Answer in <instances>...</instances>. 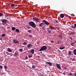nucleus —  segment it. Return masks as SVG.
<instances>
[{
  "instance_id": "f257e3e1",
  "label": "nucleus",
  "mask_w": 76,
  "mask_h": 76,
  "mask_svg": "<svg viewBox=\"0 0 76 76\" xmlns=\"http://www.w3.org/2000/svg\"><path fill=\"white\" fill-rule=\"evenodd\" d=\"M28 24L29 26H31L32 28H36L37 27V25L35 24V23H34V22L33 21H30L28 22Z\"/></svg>"
},
{
  "instance_id": "f03ea898",
  "label": "nucleus",
  "mask_w": 76,
  "mask_h": 76,
  "mask_svg": "<svg viewBox=\"0 0 76 76\" xmlns=\"http://www.w3.org/2000/svg\"><path fill=\"white\" fill-rule=\"evenodd\" d=\"M1 21L2 22V24L3 25H6L7 22V20L6 19H3L1 20Z\"/></svg>"
},
{
  "instance_id": "7ed1b4c3",
  "label": "nucleus",
  "mask_w": 76,
  "mask_h": 76,
  "mask_svg": "<svg viewBox=\"0 0 76 76\" xmlns=\"http://www.w3.org/2000/svg\"><path fill=\"white\" fill-rule=\"evenodd\" d=\"M43 23H44L45 24V25H48L50 24V23L48 22L45 20H43Z\"/></svg>"
},
{
  "instance_id": "20e7f679",
  "label": "nucleus",
  "mask_w": 76,
  "mask_h": 76,
  "mask_svg": "<svg viewBox=\"0 0 76 76\" xmlns=\"http://www.w3.org/2000/svg\"><path fill=\"white\" fill-rule=\"evenodd\" d=\"M56 67L58 68V69H59V70H61V66L60 65V64H56Z\"/></svg>"
},
{
  "instance_id": "39448f33",
  "label": "nucleus",
  "mask_w": 76,
  "mask_h": 76,
  "mask_svg": "<svg viewBox=\"0 0 76 76\" xmlns=\"http://www.w3.org/2000/svg\"><path fill=\"white\" fill-rule=\"evenodd\" d=\"M13 42L14 44H19V41L15 39H13Z\"/></svg>"
},
{
  "instance_id": "423d86ee",
  "label": "nucleus",
  "mask_w": 76,
  "mask_h": 76,
  "mask_svg": "<svg viewBox=\"0 0 76 76\" xmlns=\"http://www.w3.org/2000/svg\"><path fill=\"white\" fill-rule=\"evenodd\" d=\"M33 19L34 20H35L36 21H37V22H38L39 20H40L38 18L36 17L33 18Z\"/></svg>"
},
{
  "instance_id": "0eeeda50",
  "label": "nucleus",
  "mask_w": 76,
  "mask_h": 76,
  "mask_svg": "<svg viewBox=\"0 0 76 76\" xmlns=\"http://www.w3.org/2000/svg\"><path fill=\"white\" fill-rule=\"evenodd\" d=\"M45 63L46 64H48L50 66H52V65H53V63L51 62H46Z\"/></svg>"
},
{
  "instance_id": "6e6552de",
  "label": "nucleus",
  "mask_w": 76,
  "mask_h": 76,
  "mask_svg": "<svg viewBox=\"0 0 76 76\" xmlns=\"http://www.w3.org/2000/svg\"><path fill=\"white\" fill-rule=\"evenodd\" d=\"M47 48H41L39 50V51H43V50H47Z\"/></svg>"
},
{
  "instance_id": "1a4fd4ad",
  "label": "nucleus",
  "mask_w": 76,
  "mask_h": 76,
  "mask_svg": "<svg viewBox=\"0 0 76 76\" xmlns=\"http://www.w3.org/2000/svg\"><path fill=\"white\" fill-rule=\"evenodd\" d=\"M27 46L28 48H32V45L31 44H28Z\"/></svg>"
},
{
  "instance_id": "9d476101",
  "label": "nucleus",
  "mask_w": 76,
  "mask_h": 76,
  "mask_svg": "<svg viewBox=\"0 0 76 76\" xmlns=\"http://www.w3.org/2000/svg\"><path fill=\"white\" fill-rule=\"evenodd\" d=\"M7 51H8V52H12V50L10 49V48H8L7 49Z\"/></svg>"
},
{
  "instance_id": "9b49d317",
  "label": "nucleus",
  "mask_w": 76,
  "mask_h": 76,
  "mask_svg": "<svg viewBox=\"0 0 76 76\" xmlns=\"http://www.w3.org/2000/svg\"><path fill=\"white\" fill-rule=\"evenodd\" d=\"M49 28L50 29H54L56 28L55 27H53V26H50Z\"/></svg>"
},
{
  "instance_id": "f8f14e48",
  "label": "nucleus",
  "mask_w": 76,
  "mask_h": 76,
  "mask_svg": "<svg viewBox=\"0 0 76 76\" xmlns=\"http://www.w3.org/2000/svg\"><path fill=\"white\" fill-rule=\"evenodd\" d=\"M60 17L61 18H63L64 17V15L63 14H61L60 15Z\"/></svg>"
},
{
  "instance_id": "ddd939ff",
  "label": "nucleus",
  "mask_w": 76,
  "mask_h": 76,
  "mask_svg": "<svg viewBox=\"0 0 76 76\" xmlns=\"http://www.w3.org/2000/svg\"><path fill=\"white\" fill-rule=\"evenodd\" d=\"M43 25H45V24H44V23H41L40 24H39V26L40 27H42V26H42Z\"/></svg>"
},
{
  "instance_id": "4468645a",
  "label": "nucleus",
  "mask_w": 76,
  "mask_h": 76,
  "mask_svg": "<svg viewBox=\"0 0 76 76\" xmlns=\"http://www.w3.org/2000/svg\"><path fill=\"white\" fill-rule=\"evenodd\" d=\"M30 51H31V53L32 54H34V50L31 49V50Z\"/></svg>"
},
{
  "instance_id": "2eb2a0df",
  "label": "nucleus",
  "mask_w": 76,
  "mask_h": 76,
  "mask_svg": "<svg viewBox=\"0 0 76 76\" xmlns=\"http://www.w3.org/2000/svg\"><path fill=\"white\" fill-rule=\"evenodd\" d=\"M15 32H18V33H19V32L20 31L18 29L16 28L15 30Z\"/></svg>"
},
{
  "instance_id": "dca6fc26",
  "label": "nucleus",
  "mask_w": 76,
  "mask_h": 76,
  "mask_svg": "<svg viewBox=\"0 0 76 76\" xmlns=\"http://www.w3.org/2000/svg\"><path fill=\"white\" fill-rule=\"evenodd\" d=\"M68 56H72V52L71 51H68Z\"/></svg>"
},
{
  "instance_id": "f3484780",
  "label": "nucleus",
  "mask_w": 76,
  "mask_h": 76,
  "mask_svg": "<svg viewBox=\"0 0 76 76\" xmlns=\"http://www.w3.org/2000/svg\"><path fill=\"white\" fill-rule=\"evenodd\" d=\"M17 55H18V52L16 51L14 53V56H17Z\"/></svg>"
},
{
  "instance_id": "a211bd4d",
  "label": "nucleus",
  "mask_w": 76,
  "mask_h": 76,
  "mask_svg": "<svg viewBox=\"0 0 76 76\" xmlns=\"http://www.w3.org/2000/svg\"><path fill=\"white\" fill-rule=\"evenodd\" d=\"M12 31H15V30H16V27H12Z\"/></svg>"
},
{
  "instance_id": "6ab92c4d",
  "label": "nucleus",
  "mask_w": 76,
  "mask_h": 76,
  "mask_svg": "<svg viewBox=\"0 0 76 76\" xmlns=\"http://www.w3.org/2000/svg\"><path fill=\"white\" fill-rule=\"evenodd\" d=\"M73 53L76 56V50L74 49L73 51Z\"/></svg>"
},
{
  "instance_id": "aec40b11",
  "label": "nucleus",
  "mask_w": 76,
  "mask_h": 76,
  "mask_svg": "<svg viewBox=\"0 0 76 76\" xmlns=\"http://www.w3.org/2000/svg\"><path fill=\"white\" fill-rule=\"evenodd\" d=\"M3 16H4L3 14V13H0V17Z\"/></svg>"
},
{
  "instance_id": "412c9836",
  "label": "nucleus",
  "mask_w": 76,
  "mask_h": 76,
  "mask_svg": "<svg viewBox=\"0 0 76 76\" xmlns=\"http://www.w3.org/2000/svg\"><path fill=\"white\" fill-rule=\"evenodd\" d=\"M68 75H69L70 76H72V75H73V74H72V73L71 72L68 73Z\"/></svg>"
},
{
  "instance_id": "4be33fe9",
  "label": "nucleus",
  "mask_w": 76,
  "mask_h": 76,
  "mask_svg": "<svg viewBox=\"0 0 76 76\" xmlns=\"http://www.w3.org/2000/svg\"><path fill=\"white\" fill-rule=\"evenodd\" d=\"M59 37L60 38H63V37H62V36L61 34H60L59 35Z\"/></svg>"
},
{
  "instance_id": "5701e85b",
  "label": "nucleus",
  "mask_w": 76,
  "mask_h": 76,
  "mask_svg": "<svg viewBox=\"0 0 76 76\" xmlns=\"http://www.w3.org/2000/svg\"><path fill=\"white\" fill-rule=\"evenodd\" d=\"M4 68L5 69V70H6V69H7V66H6V65H5L4 66Z\"/></svg>"
},
{
  "instance_id": "b1692460",
  "label": "nucleus",
  "mask_w": 76,
  "mask_h": 76,
  "mask_svg": "<svg viewBox=\"0 0 76 76\" xmlns=\"http://www.w3.org/2000/svg\"><path fill=\"white\" fill-rule=\"evenodd\" d=\"M48 32L49 33V34H50V33H51V30H48Z\"/></svg>"
},
{
  "instance_id": "393cba45",
  "label": "nucleus",
  "mask_w": 76,
  "mask_h": 76,
  "mask_svg": "<svg viewBox=\"0 0 76 76\" xmlns=\"http://www.w3.org/2000/svg\"><path fill=\"white\" fill-rule=\"evenodd\" d=\"M28 57L29 58H31L32 57V55H28Z\"/></svg>"
},
{
  "instance_id": "a878e982",
  "label": "nucleus",
  "mask_w": 76,
  "mask_h": 76,
  "mask_svg": "<svg viewBox=\"0 0 76 76\" xmlns=\"http://www.w3.org/2000/svg\"><path fill=\"white\" fill-rule=\"evenodd\" d=\"M33 35L32 34H30V35H29V37H30V38H32V37H33Z\"/></svg>"
},
{
  "instance_id": "bb28decb",
  "label": "nucleus",
  "mask_w": 76,
  "mask_h": 76,
  "mask_svg": "<svg viewBox=\"0 0 76 76\" xmlns=\"http://www.w3.org/2000/svg\"><path fill=\"white\" fill-rule=\"evenodd\" d=\"M41 48H47V47L46 46H43L41 47Z\"/></svg>"
},
{
  "instance_id": "cd10ccee",
  "label": "nucleus",
  "mask_w": 76,
  "mask_h": 76,
  "mask_svg": "<svg viewBox=\"0 0 76 76\" xmlns=\"http://www.w3.org/2000/svg\"><path fill=\"white\" fill-rule=\"evenodd\" d=\"M28 32L29 33H31V32H32V31H31V30H28Z\"/></svg>"
},
{
  "instance_id": "c85d7f7f",
  "label": "nucleus",
  "mask_w": 76,
  "mask_h": 76,
  "mask_svg": "<svg viewBox=\"0 0 76 76\" xmlns=\"http://www.w3.org/2000/svg\"><path fill=\"white\" fill-rule=\"evenodd\" d=\"M5 34H2V35L1 36V37H5Z\"/></svg>"
},
{
  "instance_id": "c756f323",
  "label": "nucleus",
  "mask_w": 76,
  "mask_h": 76,
  "mask_svg": "<svg viewBox=\"0 0 76 76\" xmlns=\"http://www.w3.org/2000/svg\"><path fill=\"white\" fill-rule=\"evenodd\" d=\"M27 44V42H24L23 43V45H26V44Z\"/></svg>"
},
{
  "instance_id": "7c9ffc66",
  "label": "nucleus",
  "mask_w": 76,
  "mask_h": 76,
  "mask_svg": "<svg viewBox=\"0 0 76 76\" xmlns=\"http://www.w3.org/2000/svg\"><path fill=\"white\" fill-rule=\"evenodd\" d=\"M11 6L12 7H13V6H15V4H12L11 5Z\"/></svg>"
},
{
  "instance_id": "2f4dec72",
  "label": "nucleus",
  "mask_w": 76,
  "mask_h": 76,
  "mask_svg": "<svg viewBox=\"0 0 76 76\" xmlns=\"http://www.w3.org/2000/svg\"><path fill=\"white\" fill-rule=\"evenodd\" d=\"M0 69H3V66H0Z\"/></svg>"
},
{
  "instance_id": "473e14b6",
  "label": "nucleus",
  "mask_w": 76,
  "mask_h": 76,
  "mask_svg": "<svg viewBox=\"0 0 76 76\" xmlns=\"http://www.w3.org/2000/svg\"><path fill=\"white\" fill-rule=\"evenodd\" d=\"M71 45L72 46H73L74 45H75V44H74V43H71Z\"/></svg>"
},
{
  "instance_id": "72a5a7b5",
  "label": "nucleus",
  "mask_w": 76,
  "mask_h": 76,
  "mask_svg": "<svg viewBox=\"0 0 76 76\" xmlns=\"http://www.w3.org/2000/svg\"><path fill=\"white\" fill-rule=\"evenodd\" d=\"M32 68H35V67H36L35 66V65H33L32 66Z\"/></svg>"
},
{
  "instance_id": "f704fd0d",
  "label": "nucleus",
  "mask_w": 76,
  "mask_h": 76,
  "mask_svg": "<svg viewBox=\"0 0 76 76\" xmlns=\"http://www.w3.org/2000/svg\"><path fill=\"white\" fill-rule=\"evenodd\" d=\"M21 52H22V49H20L19 50Z\"/></svg>"
},
{
  "instance_id": "c9c22d12",
  "label": "nucleus",
  "mask_w": 76,
  "mask_h": 76,
  "mask_svg": "<svg viewBox=\"0 0 76 76\" xmlns=\"http://www.w3.org/2000/svg\"><path fill=\"white\" fill-rule=\"evenodd\" d=\"M27 29H30V26H28L27 27Z\"/></svg>"
},
{
  "instance_id": "e433bc0d",
  "label": "nucleus",
  "mask_w": 76,
  "mask_h": 76,
  "mask_svg": "<svg viewBox=\"0 0 76 76\" xmlns=\"http://www.w3.org/2000/svg\"><path fill=\"white\" fill-rule=\"evenodd\" d=\"M65 48H59V49H60V50H63V49H64Z\"/></svg>"
},
{
  "instance_id": "4c0bfd02",
  "label": "nucleus",
  "mask_w": 76,
  "mask_h": 76,
  "mask_svg": "<svg viewBox=\"0 0 76 76\" xmlns=\"http://www.w3.org/2000/svg\"><path fill=\"white\" fill-rule=\"evenodd\" d=\"M72 28H73V29H75V27L73 26H72Z\"/></svg>"
},
{
  "instance_id": "58836bf2",
  "label": "nucleus",
  "mask_w": 76,
  "mask_h": 76,
  "mask_svg": "<svg viewBox=\"0 0 76 76\" xmlns=\"http://www.w3.org/2000/svg\"><path fill=\"white\" fill-rule=\"evenodd\" d=\"M42 29H43V30H45V29L44 28H45V27H42Z\"/></svg>"
},
{
  "instance_id": "ea45409f",
  "label": "nucleus",
  "mask_w": 76,
  "mask_h": 76,
  "mask_svg": "<svg viewBox=\"0 0 76 76\" xmlns=\"http://www.w3.org/2000/svg\"><path fill=\"white\" fill-rule=\"evenodd\" d=\"M75 58H73L72 60V61H75Z\"/></svg>"
},
{
  "instance_id": "a19ab883",
  "label": "nucleus",
  "mask_w": 76,
  "mask_h": 76,
  "mask_svg": "<svg viewBox=\"0 0 76 76\" xmlns=\"http://www.w3.org/2000/svg\"><path fill=\"white\" fill-rule=\"evenodd\" d=\"M42 56H43L44 57H45V55H44V54H42Z\"/></svg>"
},
{
  "instance_id": "79ce46f5",
  "label": "nucleus",
  "mask_w": 76,
  "mask_h": 76,
  "mask_svg": "<svg viewBox=\"0 0 76 76\" xmlns=\"http://www.w3.org/2000/svg\"><path fill=\"white\" fill-rule=\"evenodd\" d=\"M72 35H73L74 34H75V33H74V32L73 31L72 32H71Z\"/></svg>"
},
{
  "instance_id": "37998d69",
  "label": "nucleus",
  "mask_w": 76,
  "mask_h": 76,
  "mask_svg": "<svg viewBox=\"0 0 76 76\" xmlns=\"http://www.w3.org/2000/svg\"><path fill=\"white\" fill-rule=\"evenodd\" d=\"M25 59L26 60H27V59H28V56H26V58H25Z\"/></svg>"
},
{
  "instance_id": "c03bdc74",
  "label": "nucleus",
  "mask_w": 76,
  "mask_h": 76,
  "mask_svg": "<svg viewBox=\"0 0 76 76\" xmlns=\"http://www.w3.org/2000/svg\"><path fill=\"white\" fill-rule=\"evenodd\" d=\"M69 39H71V40H73V39H72V37H69Z\"/></svg>"
},
{
  "instance_id": "a18cd8bd",
  "label": "nucleus",
  "mask_w": 76,
  "mask_h": 76,
  "mask_svg": "<svg viewBox=\"0 0 76 76\" xmlns=\"http://www.w3.org/2000/svg\"><path fill=\"white\" fill-rule=\"evenodd\" d=\"M56 23H58V21H57V20H56Z\"/></svg>"
},
{
  "instance_id": "49530a36",
  "label": "nucleus",
  "mask_w": 76,
  "mask_h": 76,
  "mask_svg": "<svg viewBox=\"0 0 76 76\" xmlns=\"http://www.w3.org/2000/svg\"><path fill=\"white\" fill-rule=\"evenodd\" d=\"M74 76H76V73H74Z\"/></svg>"
},
{
  "instance_id": "de8ad7c7",
  "label": "nucleus",
  "mask_w": 76,
  "mask_h": 76,
  "mask_svg": "<svg viewBox=\"0 0 76 76\" xmlns=\"http://www.w3.org/2000/svg\"><path fill=\"white\" fill-rule=\"evenodd\" d=\"M51 42L52 43H53V42H53V41H51Z\"/></svg>"
},
{
  "instance_id": "09e8293b",
  "label": "nucleus",
  "mask_w": 76,
  "mask_h": 76,
  "mask_svg": "<svg viewBox=\"0 0 76 76\" xmlns=\"http://www.w3.org/2000/svg\"><path fill=\"white\" fill-rule=\"evenodd\" d=\"M73 42L75 44V43H76V40H75V41L74 42Z\"/></svg>"
},
{
  "instance_id": "8fccbe9b",
  "label": "nucleus",
  "mask_w": 76,
  "mask_h": 76,
  "mask_svg": "<svg viewBox=\"0 0 76 76\" xmlns=\"http://www.w3.org/2000/svg\"><path fill=\"white\" fill-rule=\"evenodd\" d=\"M45 67H46V68H47V65H45Z\"/></svg>"
},
{
  "instance_id": "3c124183",
  "label": "nucleus",
  "mask_w": 76,
  "mask_h": 76,
  "mask_svg": "<svg viewBox=\"0 0 76 76\" xmlns=\"http://www.w3.org/2000/svg\"><path fill=\"white\" fill-rule=\"evenodd\" d=\"M63 74L64 75H66V74L64 72Z\"/></svg>"
},
{
  "instance_id": "603ef678",
  "label": "nucleus",
  "mask_w": 76,
  "mask_h": 76,
  "mask_svg": "<svg viewBox=\"0 0 76 76\" xmlns=\"http://www.w3.org/2000/svg\"><path fill=\"white\" fill-rule=\"evenodd\" d=\"M64 69H67V68L65 67Z\"/></svg>"
},
{
  "instance_id": "864d4df0",
  "label": "nucleus",
  "mask_w": 76,
  "mask_h": 76,
  "mask_svg": "<svg viewBox=\"0 0 76 76\" xmlns=\"http://www.w3.org/2000/svg\"><path fill=\"white\" fill-rule=\"evenodd\" d=\"M41 76H44V75H42H42H41Z\"/></svg>"
},
{
  "instance_id": "5fc2aeb1",
  "label": "nucleus",
  "mask_w": 76,
  "mask_h": 76,
  "mask_svg": "<svg viewBox=\"0 0 76 76\" xmlns=\"http://www.w3.org/2000/svg\"><path fill=\"white\" fill-rule=\"evenodd\" d=\"M58 42H60V41H58Z\"/></svg>"
},
{
  "instance_id": "6e6d98bb",
  "label": "nucleus",
  "mask_w": 76,
  "mask_h": 76,
  "mask_svg": "<svg viewBox=\"0 0 76 76\" xmlns=\"http://www.w3.org/2000/svg\"><path fill=\"white\" fill-rule=\"evenodd\" d=\"M37 57H39V58H40V57H39V56H37Z\"/></svg>"
},
{
  "instance_id": "4d7b16f0",
  "label": "nucleus",
  "mask_w": 76,
  "mask_h": 76,
  "mask_svg": "<svg viewBox=\"0 0 76 76\" xmlns=\"http://www.w3.org/2000/svg\"><path fill=\"white\" fill-rule=\"evenodd\" d=\"M5 16H6V15H5Z\"/></svg>"
},
{
  "instance_id": "13d9d810",
  "label": "nucleus",
  "mask_w": 76,
  "mask_h": 76,
  "mask_svg": "<svg viewBox=\"0 0 76 76\" xmlns=\"http://www.w3.org/2000/svg\"><path fill=\"white\" fill-rule=\"evenodd\" d=\"M35 49H36V48H35Z\"/></svg>"
},
{
  "instance_id": "bf43d9fd",
  "label": "nucleus",
  "mask_w": 76,
  "mask_h": 76,
  "mask_svg": "<svg viewBox=\"0 0 76 76\" xmlns=\"http://www.w3.org/2000/svg\"><path fill=\"white\" fill-rule=\"evenodd\" d=\"M60 48H61V47H60Z\"/></svg>"
}]
</instances>
